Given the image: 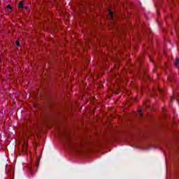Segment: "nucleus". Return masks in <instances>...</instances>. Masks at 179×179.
Wrapping results in <instances>:
<instances>
[{"instance_id": "1a4fd4ad", "label": "nucleus", "mask_w": 179, "mask_h": 179, "mask_svg": "<svg viewBox=\"0 0 179 179\" xmlns=\"http://www.w3.org/2000/svg\"><path fill=\"white\" fill-rule=\"evenodd\" d=\"M158 91L159 92V93H163V90H162L160 88L158 89Z\"/></svg>"}, {"instance_id": "f8f14e48", "label": "nucleus", "mask_w": 179, "mask_h": 179, "mask_svg": "<svg viewBox=\"0 0 179 179\" xmlns=\"http://www.w3.org/2000/svg\"><path fill=\"white\" fill-rule=\"evenodd\" d=\"M150 62H154L153 61H152V59H150Z\"/></svg>"}, {"instance_id": "6e6552de", "label": "nucleus", "mask_w": 179, "mask_h": 179, "mask_svg": "<svg viewBox=\"0 0 179 179\" xmlns=\"http://www.w3.org/2000/svg\"><path fill=\"white\" fill-rule=\"evenodd\" d=\"M138 113L140 114V117H142V110H139Z\"/></svg>"}, {"instance_id": "9d476101", "label": "nucleus", "mask_w": 179, "mask_h": 179, "mask_svg": "<svg viewBox=\"0 0 179 179\" xmlns=\"http://www.w3.org/2000/svg\"><path fill=\"white\" fill-rule=\"evenodd\" d=\"M173 100H174V97L171 96V101H173Z\"/></svg>"}, {"instance_id": "f257e3e1", "label": "nucleus", "mask_w": 179, "mask_h": 179, "mask_svg": "<svg viewBox=\"0 0 179 179\" xmlns=\"http://www.w3.org/2000/svg\"><path fill=\"white\" fill-rule=\"evenodd\" d=\"M69 146L70 149H76L78 146L73 143H69Z\"/></svg>"}, {"instance_id": "ddd939ff", "label": "nucleus", "mask_w": 179, "mask_h": 179, "mask_svg": "<svg viewBox=\"0 0 179 179\" xmlns=\"http://www.w3.org/2000/svg\"><path fill=\"white\" fill-rule=\"evenodd\" d=\"M25 9H27V7H25Z\"/></svg>"}, {"instance_id": "4468645a", "label": "nucleus", "mask_w": 179, "mask_h": 179, "mask_svg": "<svg viewBox=\"0 0 179 179\" xmlns=\"http://www.w3.org/2000/svg\"><path fill=\"white\" fill-rule=\"evenodd\" d=\"M25 149H27V147H25Z\"/></svg>"}, {"instance_id": "f03ea898", "label": "nucleus", "mask_w": 179, "mask_h": 179, "mask_svg": "<svg viewBox=\"0 0 179 179\" xmlns=\"http://www.w3.org/2000/svg\"><path fill=\"white\" fill-rule=\"evenodd\" d=\"M174 65L176 68H178V64H179V58L176 57V61L174 62Z\"/></svg>"}, {"instance_id": "0eeeda50", "label": "nucleus", "mask_w": 179, "mask_h": 179, "mask_svg": "<svg viewBox=\"0 0 179 179\" xmlns=\"http://www.w3.org/2000/svg\"><path fill=\"white\" fill-rule=\"evenodd\" d=\"M7 8L10 9V10H12V6H10V5H8Z\"/></svg>"}, {"instance_id": "7ed1b4c3", "label": "nucleus", "mask_w": 179, "mask_h": 179, "mask_svg": "<svg viewBox=\"0 0 179 179\" xmlns=\"http://www.w3.org/2000/svg\"><path fill=\"white\" fill-rule=\"evenodd\" d=\"M18 8H23L24 6H23V1H20L18 3Z\"/></svg>"}, {"instance_id": "39448f33", "label": "nucleus", "mask_w": 179, "mask_h": 179, "mask_svg": "<svg viewBox=\"0 0 179 179\" xmlns=\"http://www.w3.org/2000/svg\"><path fill=\"white\" fill-rule=\"evenodd\" d=\"M109 15H110V17H112V18L114 17V13H113V11L110 10Z\"/></svg>"}, {"instance_id": "423d86ee", "label": "nucleus", "mask_w": 179, "mask_h": 179, "mask_svg": "<svg viewBox=\"0 0 179 179\" xmlns=\"http://www.w3.org/2000/svg\"><path fill=\"white\" fill-rule=\"evenodd\" d=\"M15 44L16 45L19 46L20 45V42L19 41H16Z\"/></svg>"}, {"instance_id": "9b49d317", "label": "nucleus", "mask_w": 179, "mask_h": 179, "mask_svg": "<svg viewBox=\"0 0 179 179\" xmlns=\"http://www.w3.org/2000/svg\"><path fill=\"white\" fill-rule=\"evenodd\" d=\"M145 107H146L147 108H149V106H148V105H145Z\"/></svg>"}, {"instance_id": "20e7f679", "label": "nucleus", "mask_w": 179, "mask_h": 179, "mask_svg": "<svg viewBox=\"0 0 179 179\" xmlns=\"http://www.w3.org/2000/svg\"><path fill=\"white\" fill-rule=\"evenodd\" d=\"M38 166H40V159L36 160V169H38Z\"/></svg>"}]
</instances>
